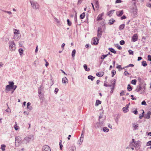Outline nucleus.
<instances>
[{
	"label": "nucleus",
	"instance_id": "nucleus-1",
	"mask_svg": "<svg viewBox=\"0 0 151 151\" xmlns=\"http://www.w3.org/2000/svg\"><path fill=\"white\" fill-rule=\"evenodd\" d=\"M9 85L6 86L5 89L7 91H9L11 89H12V86L14 84L13 82H9Z\"/></svg>",
	"mask_w": 151,
	"mask_h": 151
},
{
	"label": "nucleus",
	"instance_id": "nucleus-2",
	"mask_svg": "<svg viewBox=\"0 0 151 151\" xmlns=\"http://www.w3.org/2000/svg\"><path fill=\"white\" fill-rule=\"evenodd\" d=\"M31 3L33 9H37L39 8V5L36 2H31Z\"/></svg>",
	"mask_w": 151,
	"mask_h": 151
},
{
	"label": "nucleus",
	"instance_id": "nucleus-3",
	"mask_svg": "<svg viewBox=\"0 0 151 151\" xmlns=\"http://www.w3.org/2000/svg\"><path fill=\"white\" fill-rule=\"evenodd\" d=\"M138 35L137 34H134L133 35L132 38V40L133 42L137 41L138 40Z\"/></svg>",
	"mask_w": 151,
	"mask_h": 151
},
{
	"label": "nucleus",
	"instance_id": "nucleus-4",
	"mask_svg": "<svg viewBox=\"0 0 151 151\" xmlns=\"http://www.w3.org/2000/svg\"><path fill=\"white\" fill-rule=\"evenodd\" d=\"M19 32V30L17 29H14V33L15 35L14 36V39H18V37H17V36H19V35L20 34Z\"/></svg>",
	"mask_w": 151,
	"mask_h": 151
},
{
	"label": "nucleus",
	"instance_id": "nucleus-5",
	"mask_svg": "<svg viewBox=\"0 0 151 151\" xmlns=\"http://www.w3.org/2000/svg\"><path fill=\"white\" fill-rule=\"evenodd\" d=\"M9 47L11 50H13L14 48H15V44L13 42H11L9 43Z\"/></svg>",
	"mask_w": 151,
	"mask_h": 151
},
{
	"label": "nucleus",
	"instance_id": "nucleus-6",
	"mask_svg": "<svg viewBox=\"0 0 151 151\" xmlns=\"http://www.w3.org/2000/svg\"><path fill=\"white\" fill-rule=\"evenodd\" d=\"M97 36L98 37H100L102 35V31L101 27H99L98 29Z\"/></svg>",
	"mask_w": 151,
	"mask_h": 151
},
{
	"label": "nucleus",
	"instance_id": "nucleus-7",
	"mask_svg": "<svg viewBox=\"0 0 151 151\" xmlns=\"http://www.w3.org/2000/svg\"><path fill=\"white\" fill-rule=\"evenodd\" d=\"M42 151H51V150L49 146L45 145L43 147Z\"/></svg>",
	"mask_w": 151,
	"mask_h": 151
},
{
	"label": "nucleus",
	"instance_id": "nucleus-8",
	"mask_svg": "<svg viewBox=\"0 0 151 151\" xmlns=\"http://www.w3.org/2000/svg\"><path fill=\"white\" fill-rule=\"evenodd\" d=\"M104 13L103 12L101 14H100L97 17L96 20L97 21L101 20L102 19V17L104 16Z\"/></svg>",
	"mask_w": 151,
	"mask_h": 151
},
{
	"label": "nucleus",
	"instance_id": "nucleus-9",
	"mask_svg": "<svg viewBox=\"0 0 151 151\" xmlns=\"http://www.w3.org/2000/svg\"><path fill=\"white\" fill-rule=\"evenodd\" d=\"M129 106L128 104L126 105L125 107L122 109L124 113L127 112L129 111Z\"/></svg>",
	"mask_w": 151,
	"mask_h": 151
},
{
	"label": "nucleus",
	"instance_id": "nucleus-10",
	"mask_svg": "<svg viewBox=\"0 0 151 151\" xmlns=\"http://www.w3.org/2000/svg\"><path fill=\"white\" fill-rule=\"evenodd\" d=\"M151 114L150 111H148L146 114H145L144 117L147 119H149L150 118V116Z\"/></svg>",
	"mask_w": 151,
	"mask_h": 151
},
{
	"label": "nucleus",
	"instance_id": "nucleus-11",
	"mask_svg": "<svg viewBox=\"0 0 151 151\" xmlns=\"http://www.w3.org/2000/svg\"><path fill=\"white\" fill-rule=\"evenodd\" d=\"M116 14L118 16L120 17L122 16L123 14V10L119 11L116 12Z\"/></svg>",
	"mask_w": 151,
	"mask_h": 151
},
{
	"label": "nucleus",
	"instance_id": "nucleus-12",
	"mask_svg": "<svg viewBox=\"0 0 151 151\" xmlns=\"http://www.w3.org/2000/svg\"><path fill=\"white\" fill-rule=\"evenodd\" d=\"M62 82L64 84H66L68 83V80L66 77H64L62 79Z\"/></svg>",
	"mask_w": 151,
	"mask_h": 151
},
{
	"label": "nucleus",
	"instance_id": "nucleus-13",
	"mask_svg": "<svg viewBox=\"0 0 151 151\" xmlns=\"http://www.w3.org/2000/svg\"><path fill=\"white\" fill-rule=\"evenodd\" d=\"M115 10H111L108 12L107 13V15L108 16L111 17L112 16V14L114 13Z\"/></svg>",
	"mask_w": 151,
	"mask_h": 151
},
{
	"label": "nucleus",
	"instance_id": "nucleus-14",
	"mask_svg": "<svg viewBox=\"0 0 151 151\" xmlns=\"http://www.w3.org/2000/svg\"><path fill=\"white\" fill-rule=\"evenodd\" d=\"M93 44L95 45H97L98 44V43L99 42V39L98 38L96 37H94L93 38Z\"/></svg>",
	"mask_w": 151,
	"mask_h": 151
},
{
	"label": "nucleus",
	"instance_id": "nucleus-15",
	"mask_svg": "<svg viewBox=\"0 0 151 151\" xmlns=\"http://www.w3.org/2000/svg\"><path fill=\"white\" fill-rule=\"evenodd\" d=\"M125 26V24H123L120 25L119 27V30L123 29L124 28Z\"/></svg>",
	"mask_w": 151,
	"mask_h": 151
},
{
	"label": "nucleus",
	"instance_id": "nucleus-16",
	"mask_svg": "<svg viewBox=\"0 0 151 151\" xmlns=\"http://www.w3.org/2000/svg\"><path fill=\"white\" fill-rule=\"evenodd\" d=\"M115 22V21L114 19H110L109 20V24L110 25L112 24Z\"/></svg>",
	"mask_w": 151,
	"mask_h": 151
},
{
	"label": "nucleus",
	"instance_id": "nucleus-17",
	"mask_svg": "<svg viewBox=\"0 0 151 151\" xmlns=\"http://www.w3.org/2000/svg\"><path fill=\"white\" fill-rule=\"evenodd\" d=\"M83 67L85 69V70L87 71H89L90 70V69L89 68H88L87 66L86 65L84 64L83 65Z\"/></svg>",
	"mask_w": 151,
	"mask_h": 151
},
{
	"label": "nucleus",
	"instance_id": "nucleus-18",
	"mask_svg": "<svg viewBox=\"0 0 151 151\" xmlns=\"http://www.w3.org/2000/svg\"><path fill=\"white\" fill-rule=\"evenodd\" d=\"M95 4L96 8L97 9H98L99 8V4L97 0H96V1Z\"/></svg>",
	"mask_w": 151,
	"mask_h": 151
},
{
	"label": "nucleus",
	"instance_id": "nucleus-19",
	"mask_svg": "<svg viewBox=\"0 0 151 151\" xmlns=\"http://www.w3.org/2000/svg\"><path fill=\"white\" fill-rule=\"evenodd\" d=\"M6 147V146L5 145H1V149L3 151H5Z\"/></svg>",
	"mask_w": 151,
	"mask_h": 151
},
{
	"label": "nucleus",
	"instance_id": "nucleus-20",
	"mask_svg": "<svg viewBox=\"0 0 151 151\" xmlns=\"http://www.w3.org/2000/svg\"><path fill=\"white\" fill-rule=\"evenodd\" d=\"M85 16V13L84 12L81 14L80 16V17L81 19H83L84 18Z\"/></svg>",
	"mask_w": 151,
	"mask_h": 151
},
{
	"label": "nucleus",
	"instance_id": "nucleus-21",
	"mask_svg": "<svg viewBox=\"0 0 151 151\" xmlns=\"http://www.w3.org/2000/svg\"><path fill=\"white\" fill-rule=\"evenodd\" d=\"M101 102L99 100H97L96 101V106H98L101 104Z\"/></svg>",
	"mask_w": 151,
	"mask_h": 151
},
{
	"label": "nucleus",
	"instance_id": "nucleus-22",
	"mask_svg": "<svg viewBox=\"0 0 151 151\" xmlns=\"http://www.w3.org/2000/svg\"><path fill=\"white\" fill-rule=\"evenodd\" d=\"M109 50H110L112 52L116 54V51L113 48H110L109 49Z\"/></svg>",
	"mask_w": 151,
	"mask_h": 151
},
{
	"label": "nucleus",
	"instance_id": "nucleus-23",
	"mask_svg": "<svg viewBox=\"0 0 151 151\" xmlns=\"http://www.w3.org/2000/svg\"><path fill=\"white\" fill-rule=\"evenodd\" d=\"M127 89L129 91H130L132 90V88L131 87L130 84L128 85Z\"/></svg>",
	"mask_w": 151,
	"mask_h": 151
},
{
	"label": "nucleus",
	"instance_id": "nucleus-24",
	"mask_svg": "<svg viewBox=\"0 0 151 151\" xmlns=\"http://www.w3.org/2000/svg\"><path fill=\"white\" fill-rule=\"evenodd\" d=\"M76 52V51L75 50H73L72 53V56L74 58Z\"/></svg>",
	"mask_w": 151,
	"mask_h": 151
},
{
	"label": "nucleus",
	"instance_id": "nucleus-25",
	"mask_svg": "<svg viewBox=\"0 0 151 151\" xmlns=\"http://www.w3.org/2000/svg\"><path fill=\"white\" fill-rule=\"evenodd\" d=\"M108 55V54H107V55H103L101 56V59L102 60L104 59Z\"/></svg>",
	"mask_w": 151,
	"mask_h": 151
},
{
	"label": "nucleus",
	"instance_id": "nucleus-26",
	"mask_svg": "<svg viewBox=\"0 0 151 151\" xmlns=\"http://www.w3.org/2000/svg\"><path fill=\"white\" fill-rule=\"evenodd\" d=\"M142 65L144 67H145L147 65L146 62L145 61H143L142 62Z\"/></svg>",
	"mask_w": 151,
	"mask_h": 151
},
{
	"label": "nucleus",
	"instance_id": "nucleus-27",
	"mask_svg": "<svg viewBox=\"0 0 151 151\" xmlns=\"http://www.w3.org/2000/svg\"><path fill=\"white\" fill-rule=\"evenodd\" d=\"M137 82V80L134 79L133 80L131 81V83L133 85H136Z\"/></svg>",
	"mask_w": 151,
	"mask_h": 151
},
{
	"label": "nucleus",
	"instance_id": "nucleus-28",
	"mask_svg": "<svg viewBox=\"0 0 151 151\" xmlns=\"http://www.w3.org/2000/svg\"><path fill=\"white\" fill-rule=\"evenodd\" d=\"M94 78V77L91 76H88V78L89 79H91V81H93Z\"/></svg>",
	"mask_w": 151,
	"mask_h": 151
},
{
	"label": "nucleus",
	"instance_id": "nucleus-29",
	"mask_svg": "<svg viewBox=\"0 0 151 151\" xmlns=\"http://www.w3.org/2000/svg\"><path fill=\"white\" fill-rule=\"evenodd\" d=\"M62 142V140H60V142L59 143V145L60 146V149L61 150H62V147H63V146L62 145V144H61Z\"/></svg>",
	"mask_w": 151,
	"mask_h": 151
},
{
	"label": "nucleus",
	"instance_id": "nucleus-30",
	"mask_svg": "<svg viewBox=\"0 0 151 151\" xmlns=\"http://www.w3.org/2000/svg\"><path fill=\"white\" fill-rule=\"evenodd\" d=\"M112 77H113L116 73V72L114 70H113L111 72Z\"/></svg>",
	"mask_w": 151,
	"mask_h": 151
},
{
	"label": "nucleus",
	"instance_id": "nucleus-31",
	"mask_svg": "<svg viewBox=\"0 0 151 151\" xmlns=\"http://www.w3.org/2000/svg\"><path fill=\"white\" fill-rule=\"evenodd\" d=\"M109 129L106 127H104L103 128V130L104 132H107L109 131Z\"/></svg>",
	"mask_w": 151,
	"mask_h": 151
},
{
	"label": "nucleus",
	"instance_id": "nucleus-32",
	"mask_svg": "<svg viewBox=\"0 0 151 151\" xmlns=\"http://www.w3.org/2000/svg\"><path fill=\"white\" fill-rule=\"evenodd\" d=\"M67 22L68 23V24L69 26H70L71 25L72 23L69 21V19H68L67 20Z\"/></svg>",
	"mask_w": 151,
	"mask_h": 151
},
{
	"label": "nucleus",
	"instance_id": "nucleus-33",
	"mask_svg": "<svg viewBox=\"0 0 151 151\" xmlns=\"http://www.w3.org/2000/svg\"><path fill=\"white\" fill-rule=\"evenodd\" d=\"M19 51L20 55H21L23 52V50L22 49L20 48L19 50Z\"/></svg>",
	"mask_w": 151,
	"mask_h": 151
},
{
	"label": "nucleus",
	"instance_id": "nucleus-34",
	"mask_svg": "<svg viewBox=\"0 0 151 151\" xmlns=\"http://www.w3.org/2000/svg\"><path fill=\"white\" fill-rule=\"evenodd\" d=\"M144 113V110H143V112H142L141 115H140V116H139V118L140 119H141L143 116Z\"/></svg>",
	"mask_w": 151,
	"mask_h": 151
},
{
	"label": "nucleus",
	"instance_id": "nucleus-35",
	"mask_svg": "<svg viewBox=\"0 0 151 151\" xmlns=\"http://www.w3.org/2000/svg\"><path fill=\"white\" fill-rule=\"evenodd\" d=\"M14 128L16 130H17L19 128V127L17 125V124H16L15 125Z\"/></svg>",
	"mask_w": 151,
	"mask_h": 151
},
{
	"label": "nucleus",
	"instance_id": "nucleus-36",
	"mask_svg": "<svg viewBox=\"0 0 151 151\" xmlns=\"http://www.w3.org/2000/svg\"><path fill=\"white\" fill-rule=\"evenodd\" d=\"M142 88L141 86L139 85L138 87V88L137 90V91L139 92L141 90Z\"/></svg>",
	"mask_w": 151,
	"mask_h": 151
},
{
	"label": "nucleus",
	"instance_id": "nucleus-37",
	"mask_svg": "<svg viewBox=\"0 0 151 151\" xmlns=\"http://www.w3.org/2000/svg\"><path fill=\"white\" fill-rule=\"evenodd\" d=\"M128 52L130 55H133V52L132 50H128Z\"/></svg>",
	"mask_w": 151,
	"mask_h": 151
},
{
	"label": "nucleus",
	"instance_id": "nucleus-38",
	"mask_svg": "<svg viewBox=\"0 0 151 151\" xmlns=\"http://www.w3.org/2000/svg\"><path fill=\"white\" fill-rule=\"evenodd\" d=\"M133 127H134V129L135 130L137 129V128L138 127V124L135 125V124H134Z\"/></svg>",
	"mask_w": 151,
	"mask_h": 151
},
{
	"label": "nucleus",
	"instance_id": "nucleus-39",
	"mask_svg": "<svg viewBox=\"0 0 151 151\" xmlns=\"http://www.w3.org/2000/svg\"><path fill=\"white\" fill-rule=\"evenodd\" d=\"M120 95L121 96L124 95H125L124 91H122V92L120 93Z\"/></svg>",
	"mask_w": 151,
	"mask_h": 151
},
{
	"label": "nucleus",
	"instance_id": "nucleus-40",
	"mask_svg": "<svg viewBox=\"0 0 151 151\" xmlns=\"http://www.w3.org/2000/svg\"><path fill=\"white\" fill-rule=\"evenodd\" d=\"M124 43L125 42L123 40L121 41L120 42V44L121 45H123L124 44Z\"/></svg>",
	"mask_w": 151,
	"mask_h": 151
},
{
	"label": "nucleus",
	"instance_id": "nucleus-41",
	"mask_svg": "<svg viewBox=\"0 0 151 151\" xmlns=\"http://www.w3.org/2000/svg\"><path fill=\"white\" fill-rule=\"evenodd\" d=\"M58 91H59L58 88H56L55 90V94H56L58 92Z\"/></svg>",
	"mask_w": 151,
	"mask_h": 151
},
{
	"label": "nucleus",
	"instance_id": "nucleus-42",
	"mask_svg": "<svg viewBox=\"0 0 151 151\" xmlns=\"http://www.w3.org/2000/svg\"><path fill=\"white\" fill-rule=\"evenodd\" d=\"M2 11L4 12H6L9 14H12L11 12L10 11H6L3 10H2Z\"/></svg>",
	"mask_w": 151,
	"mask_h": 151
},
{
	"label": "nucleus",
	"instance_id": "nucleus-43",
	"mask_svg": "<svg viewBox=\"0 0 151 151\" xmlns=\"http://www.w3.org/2000/svg\"><path fill=\"white\" fill-rule=\"evenodd\" d=\"M134 65L133 64H129L128 66H127L126 67L128 68L129 67H134Z\"/></svg>",
	"mask_w": 151,
	"mask_h": 151
},
{
	"label": "nucleus",
	"instance_id": "nucleus-44",
	"mask_svg": "<svg viewBox=\"0 0 151 151\" xmlns=\"http://www.w3.org/2000/svg\"><path fill=\"white\" fill-rule=\"evenodd\" d=\"M142 105H147L146 102L145 101H143L142 102Z\"/></svg>",
	"mask_w": 151,
	"mask_h": 151
},
{
	"label": "nucleus",
	"instance_id": "nucleus-45",
	"mask_svg": "<svg viewBox=\"0 0 151 151\" xmlns=\"http://www.w3.org/2000/svg\"><path fill=\"white\" fill-rule=\"evenodd\" d=\"M147 58L148 60L151 61V56L150 55H148Z\"/></svg>",
	"mask_w": 151,
	"mask_h": 151
},
{
	"label": "nucleus",
	"instance_id": "nucleus-46",
	"mask_svg": "<svg viewBox=\"0 0 151 151\" xmlns=\"http://www.w3.org/2000/svg\"><path fill=\"white\" fill-rule=\"evenodd\" d=\"M124 74L125 76H127V75H129V74L127 71H125L124 73Z\"/></svg>",
	"mask_w": 151,
	"mask_h": 151
},
{
	"label": "nucleus",
	"instance_id": "nucleus-47",
	"mask_svg": "<svg viewBox=\"0 0 151 151\" xmlns=\"http://www.w3.org/2000/svg\"><path fill=\"white\" fill-rule=\"evenodd\" d=\"M17 86L16 85L14 86L13 85L12 86V89H13L14 90H15L17 88Z\"/></svg>",
	"mask_w": 151,
	"mask_h": 151
},
{
	"label": "nucleus",
	"instance_id": "nucleus-48",
	"mask_svg": "<svg viewBox=\"0 0 151 151\" xmlns=\"http://www.w3.org/2000/svg\"><path fill=\"white\" fill-rule=\"evenodd\" d=\"M133 112L134 113V114H137V113H138V112H137V109H136Z\"/></svg>",
	"mask_w": 151,
	"mask_h": 151
},
{
	"label": "nucleus",
	"instance_id": "nucleus-49",
	"mask_svg": "<svg viewBox=\"0 0 151 151\" xmlns=\"http://www.w3.org/2000/svg\"><path fill=\"white\" fill-rule=\"evenodd\" d=\"M96 75L97 76L100 77L102 76V75H101L99 73H96Z\"/></svg>",
	"mask_w": 151,
	"mask_h": 151
},
{
	"label": "nucleus",
	"instance_id": "nucleus-50",
	"mask_svg": "<svg viewBox=\"0 0 151 151\" xmlns=\"http://www.w3.org/2000/svg\"><path fill=\"white\" fill-rule=\"evenodd\" d=\"M147 146L151 145V141H149L147 143Z\"/></svg>",
	"mask_w": 151,
	"mask_h": 151
},
{
	"label": "nucleus",
	"instance_id": "nucleus-51",
	"mask_svg": "<svg viewBox=\"0 0 151 151\" xmlns=\"http://www.w3.org/2000/svg\"><path fill=\"white\" fill-rule=\"evenodd\" d=\"M147 6L151 8V4L150 3H148L147 5Z\"/></svg>",
	"mask_w": 151,
	"mask_h": 151
},
{
	"label": "nucleus",
	"instance_id": "nucleus-52",
	"mask_svg": "<svg viewBox=\"0 0 151 151\" xmlns=\"http://www.w3.org/2000/svg\"><path fill=\"white\" fill-rule=\"evenodd\" d=\"M31 105V103L29 102H28L27 104V109H29V106Z\"/></svg>",
	"mask_w": 151,
	"mask_h": 151
},
{
	"label": "nucleus",
	"instance_id": "nucleus-53",
	"mask_svg": "<svg viewBox=\"0 0 151 151\" xmlns=\"http://www.w3.org/2000/svg\"><path fill=\"white\" fill-rule=\"evenodd\" d=\"M126 17L124 15L121 17V19L122 20V19H126Z\"/></svg>",
	"mask_w": 151,
	"mask_h": 151
},
{
	"label": "nucleus",
	"instance_id": "nucleus-54",
	"mask_svg": "<svg viewBox=\"0 0 151 151\" xmlns=\"http://www.w3.org/2000/svg\"><path fill=\"white\" fill-rule=\"evenodd\" d=\"M122 1L121 0H116V3H121Z\"/></svg>",
	"mask_w": 151,
	"mask_h": 151
},
{
	"label": "nucleus",
	"instance_id": "nucleus-55",
	"mask_svg": "<svg viewBox=\"0 0 151 151\" xmlns=\"http://www.w3.org/2000/svg\"><path fill=\"white\" fill-rule=\"evenodd\" d=\"M132 145H133L135 144V142H134V139H132Z\"/></svg>",
	"mask_w": 151,
	"mask_h": 151
},
{
	"label": "nucleus",
	"instance_id": "nucleus-56",
	"mask_svg": "<svg viewBox=\"0 0 151 151\" xmlns=\"http://www.w3.org/2000/svg\"><path fill=\"white\" fill-rule=\"evenodd\" d=\"M116 68L118 69L121 68V65H119L116 67Z\"/></svg>",
	"mask_w": 151,
	"mask_h": 151
},
{
	"label": "nucleus",
	"instance_id": "nucleus-57",
	"mask_svg": "<svg viewBox=\"0 0 151 151\" xmlns=\"http://www.w3.org/2000/svg\"><path fill=\"white\" fill-rule=\"evenodd\" d=\"M3 64L2 62H0V68L3 66Z\"/></svg>",
	"mask_w": 151,
	"mask_h": 151
},
{
	"label": "nucleus",
	"instance_id": "nucleus-58",
	"mask_svg": "<svg viewBox=\"0 0 151 151\" xmlns=\"http://www.w3.org/2000/svg\"><path fill=\"white\" fill-rule=\"evenodd\" d=\"M142 59V58L141 57H139L138 58V61H139V60H141Z\"/></svg>",
	"mask_w": 151,
	"mask_h": 151
},
{
	"label": "nucleus",
	"instance_id": "nucleus-59",
	"mask_svg": "<svg viewBox=\"0 0 151 151\" xmlns=\"http://www.w3.org/2000/svg\"><path fill=\"white\" fill-rule=\"evenodd\" d=\"M131 96L132 97V100H136V99L135 98H133L134 96L133 95H131Z\"/></svg>",
	"mask_w": 151,
	"mask_h": 151
},
{
	"label": "nucleus",
	"instance_id": "nucleus-60",
	"mask_svg": "<svg viewBox=\"0 0 151 151\" xmlns=\"http://www.w3.org/2000/svg\"><path fill=\"white\" fill-rule=\"evenodd\" d=\"M38 51V46H37L36 49L35 50V52H37Z\"/></svg>",
	"mask_w": 151,
	"mask_h": 151
},
{
	"label": "nucleus",
	"instance_id": "nucleus-61",
	"mask_svg": "<svg viewBox=\"0 0 151 151\" xmlns=\"http://www.w3.org/2000/svg\"><path fill=\"white\" fill-rule=\"evenodd\" d=\"M49 65V63H48L47 61L46 62V64H45V66L46 67H47V66H48Z\"/></svg>",
	"mask_w": 151,
	"mask_h": 151
},
{
	"label": "nucleus",
	"instance_id": "nucleus-62",
	"mask_svg": "<svg viewBox=\"0 0 151 151\" xmlns=\"http://www.w3.org/2000/svg\"><path fill=\"white\" fill-rule=\"evenodd\" d=\"M137 79H138V80L139 81H141V78L140 77H138V78H137Z\"/></svg>",
	"mask_w": 151,
	"mask_h": 151
},
{
	"label": "nucleus",
	"instance_id": "nucleus-63",
	"mask_svg": "<svg viewBox=\"0 0 151 151\" xmlns=\"http://www.w3.org/2000/svg\"><path fill=\"white\" fill-rule=\"evenodd\" d=\"M91 5H92V7H93V10L94 11H95V8H94V5H93V4L92 3H91Z\"/></svg>",
	"mask_w": 151,
	"mask_h": 151
},
{
	"label": "nucleus",
	"instance_id": "nucleus-64",
	"mask_svg": "<svg viewBox=\"0 0 151 151\" xmlns=\"http://www.w3.org/2000/svg\"><path fill=\"white\" fill-rule=\"evenodd\" d=\"M65 44L64 43H63L62 45V47L63 48L65 46Z\"/></svg>",
	"mask_w": 151,
	"mask_h": 151
}]
</instances>
